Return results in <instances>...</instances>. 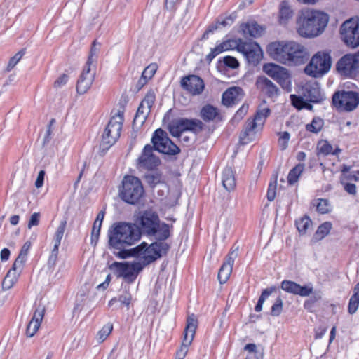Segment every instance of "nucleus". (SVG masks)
I'll return each mask as SVG.
<instances>
[{"instance_id":"nucleus-1","label":"nucleus","mask_w":359,"mask_h":359,"mask_svg":"<svg viewBox=\"0 0 359 359\" xmlns=\"http://www.w3.org/2000/svg\"><path fill=\"white\" fill-rule=\"evenodd\" d=\"M266 52L274 60L286 65H299L308 60L304 46L294 41H275L266 47Z\"/></svg>"},{"instance_id":"nucleus-2","label":"nucleus","mask_w":359,"mask_h":359,"mask_svg":"<svg viewBox=\"0 0 359 359\" xmlns=\"http://www.w3.org/2000/svg\"><path fill=\"white\" fill-rule=\"evenodd\" d=\"M135 222L140 231V237L143 234L159 240H167L171 236L172 225L161 222L158 214L154 211L140 212Z\"/></svg>"},{"instance_id":"nucleus-3","label":"nucleus","mask_w":359,"mask_h":359,"mask_svg":"<svg viewBox=\"0 0 359 359\" xmlns=\"http://www.w3.org/2000/svg\"><path fill=\"white\" fill-rule=\"evenodd\" d=\"M108 237L109 247L114 249L125 248L140 239L137 226L126 222L114 224L109 230Z\"/></svg>"},{"instance_id":"nucleus-4","label":"nucleus","mask_w":359,"mask_h":359,"mask_svg":"<svg viewBox=\"0 0 359 359\" xmlns=\"http://www.w3.org/2000/svg\"><path fill=\"white\" fill-rule=\"evenodd\" d=\"M270 113L271 110L268 107L259 108L253 118H248L239 137L241 144H247L255 140L256 133L262 129L266 118Z\"/></svg>"},{"instance_id":"nucleus-5","label":"nucleus","mask_w":359,"mask_h":359,"mask_svg":"<svg viewBox=\"0 0 359 359\" xmlns=\"http://www.w3.org/2000/svg\"><path fill=\"white\" fill-rule=\"evenodd\" d=\"M144 194L141 180L133 175H126L122 181V187L119 191L121 198L131 205L137 204Z\"/></svg>"},{"instance_id":"nucleus-6","label":"nucleus","mask_w":359,"mask_h":359,"mask_svg":"<svg viewBox=\"0 0 359 359\" xmlns=\"http://www.w3.org/2000/svg\"><path fill=\"white\" fill-rule=\"evenodd\" d=\"M123 121V112L121 111L110 118L102 135L101 147L103 149H109L116 142L121 135Z\"/></svg>"},{"instance_id":"nucleus-7","label":"nucleus","mask_w":359,"mask_h":359,"mask_svg":"<svg viewBox=\"0 0 359 359\" xmlns=\"http://www.w3.org/2000/svg\"><path fill=\"white\" fill-rule=\"evenodd\" d=\"M144 266L143 264L138 262H114L109 266V269L117 278H123L127 282L133 283Z\"/></svg>"},{"instance_id":"nucleus-8","label":"nucleus","mask_w":359,"mask_h":359,"mask_svg":"<svg viewBox=\"0 0 359 359\" xmlns=\"http://www.w3.org/2000/svg\"><path fill=\"white\" fill-rule=\"evenodd\" d=\"M204 128L203 123L196 118H179L168 125L170 133L176 137H180L183 132L189 131L198 134Z\"/></svg>"},{"instance_id":"nucleus-9","label":"nucleus","mask_w":359,"mask_h":359,"mask_svg":"<svg viewBox=\"0 0 359 359\" xmlns=\"http://www.w3.org/2000/svg\"><path fill=\"white\" fill-rule=\"evenodd\" d=\"M359 54L348 53L336 63V71L343 78L354 79L359 74Z\"/></svg>"},{"instance_id":"nucleus-10","label":"nucleus","mask_w":359,"mask_h":359,"mask_svg":"<svg viewBox=\"0 0 359 359\" xmlns=\"http://www.w3.org/2000/svg\"><path fill=\"white\" fill-rule=\"evenodd\" d=\"M263 71L276 81L283 90L287 93L292 91V77L287 69L274 63H266L263 66Z\"/></svg>"},{"instance_id":"nucleus-11","label":"nucleus","mask_w":359,"mask_h":359,"mask_svg":"<svg viewBox=\"0 0 359 359\" xmlns=\"http://www.w3.org/2000/svg\"><path fill=\"white\" fill-rule=\"evenodd\" d=\"M154 150L167 155H176L180 149L168 137V133L158 128L156 130L151 137Z\"/></svg>"},{"instance_id":"nucleus-12","label":"nucleus","mask_w":359,"mask_h":359,"mask_svg":"<svg viewBox=\"0 0 359 359\" xmlns=\"http://www.w3.org/2000/svg\"><path fill=\"white\" fill-rule=\"evenodd\" d=\"M332 104L339 110L352 111L359 105V93L339 90L332 96Z\"/></svg>"},{"instance_id":"nucleus-13","label":"nucleus","mask_w":359,"mask_h":359,"mask_svg":"<svg viewBox=\"0 0 359 359\" xmlns=\"http://www.w3.org/2000/svg\"><path fill=\"white\" fill-rule=\"evenodd\" d=\"M342 41L349 48H355L359 46V20L350 18L343 22L340 27Z\"/></svg>"},{"instance_id":"nucleus-14","label":"nucleus","mask_w":359,"mask_h":359,"mask_svg":"<svg viewBox=\"0 0 359 359\" xmlns=\"http://www.w3.org/2000/svg\"><path fill=\"white\" fill-rule=\"evenodd\" d=\"M297 32L304 38L314 36V9L304 8L299 11L297 20Z\"/></svg>"},{"instance_id":"nucleus-15","label":"nucleus","mask_w":359,"mask_h":359,"mask_svg":"<svg viewBox=\"0 0 359 359\" xmlns=\"http://www.w3.org/2000/svg\"><path fill=\"white\" fill-rule=\"evenodd\" d=\"M155 239L156 241L153 242L150 245L147 243L145 248L146 253L142 257L144 266L149 264L160 259L163 256L165 255L170 250V246L165 242V240H159L158 238Z\"/></svg>"},{"instance_id":"nucleus-16","label":"nucleus","mask_w":359,"mask_h":359,"mask_svg":"<svg viewBox=\"0 0 359 359\" xmlns=\"http://www.w3.org/2000/svg\"><path fill=\"white\" fill-rule=\"evenodd\" d=\"M300 94L291 95L290 100L294 107L298 110L303 109L311 110L312 103L314 102V88L310 83H306L302 86Z\"/></svg>"},{"instance_id":"nucleus-17","label":"nucleus","mask_w":359,"mask_h":359,"mask_svg":"<svg viewBox=\"0 0 359 359\" xmlns=\"http://www.w3.org/2000/svg\"><path fill=\"white\" fill-rule=\"evenodd\" d=\"M154 148L150 144H146L140 156L137 159L136 167L142 170L154 171L161 164L160 158L154 154Z\"/></svg>"},{"instance_id":"nucleus-18","label":"nucleus","mask_w":359,"mask_h":359,"mask_svg":"<svg viewBox=\"0 0 359 359\" xmlns=\"http://www.w3.org/2000/svg\"><path fill=\"white\" fill-rule=\"evenodd\" d=\"M198 326V320L194 314L189 316L187 319V325L184 330V337L181 348L176 353L175 359H184L188 352V347L193 341L196 330Z\"/></svg>"},{"instance_id":"nucleus-19","label":"nucleus","mask_w":359,"mask_h":359,"mask_svg":"<svg viewBox=\"0 0 359 359\" xmlns=\"http://www.w3.org/2000/svg\"><path fill=\"white\" fill-rule=\"evenodd\" d=\"M238 52L241 53L248 62L252 65H257L262 58L263 52L260 46L255 41H245L238 48Z\"/></svg>"},{"instance_id":"nucleus-20","label":"nucleus","mask_w":359,"mask_h":359,"mask_svg":"<svg viewBox=\"0 0 359 359\" xmlns=\"http://www.w3.org/2000/svg\"><path fill=\"white\" fill-rule=\"evenodd\" d=\"M332 59L331 50H326L316 53V78L322 77L331 69Z\"/></svg>"},{"instance_id":"nucleus-21","label":"nucleus","mask_w":359,"mask_h":359,"mask_svg":"<svg viewBox=\"0 0 359 359\" xmlns=\"http://www.w3.org/2000/svg\"><path fill=\"white\" fill-rule=\"evenodd\" d=\"M182 88L193 95H200L205 87L203 80L196 75H189L182 78Z\"/></svg>"},{"instance_id":"nucleus-22","label":"nucleus","mask_w":359,"mask_h":359,"mask_svg":"<svg viewBox=\"0 0 359 359\" xmlns=\"http://www.w3.org/2000/svg\"><path fill=\"white\" fill-rule=\"evenodd\" d=\"M280 287L283 290L287 293L299 295L304 297H309L313 293V290L311 284L302 286L294 281L287 280H284L281 282Z\"/></svg>"},{"instance_id":"nucleus-23","label":"nucleus","mask_w":359,"mask_h":359,"mask_svg":"<svg viewBox=\"0 0 359 359\" xmlns=\"http://www.w3.org/2000/svg\"><path fill=\"white\" fill-rule=\"evenodd\" d=\"M95 72L89 65H85L76 83V91L79 95L86 93L92 86L95 79Z\"/></svg>"},{"instance_id":"nucleus-24","label":"nucleus","mask_w":359,"mask_h":359,"mask_svg":"<svg viewBox=\"0 0 359 359\" xmlns=\"http://www.w3.org/2000/svg\"><path fill=\"white\" fill-rule=\"evenodd\" d=\"M237 256V252L236 250H231L226 257L218 272L217 278L220 284H224L229 280L232 272L235 259Z\"/></svg>"},{"instance_id":"nucleus-25","label":"nucleus","mask_w":359,"mask_h":359,"mask_svg":"<svg viewBox=\"0 0 359 359\" xmlns=\"http://www.w3.org/2000/svg\"><path fill=\"white\" fill-rule=\"evenodd\" d=\"M237 18V13L232 12L229 15H219L215 23L210 25L203 35V39H208L210 34H212L216 29L222 27L231 26Z\"/></svg>"},{"instance_id":"nucleus-26","label":"nucleus","mask_w":359,"mask_h":359,"mask_svg":"<svg viewBox=\"0 0 359 359\" xmlns=\"http://www.w3.org/2000/svg\"><path fill=\"white\" fill-rule=\"evenodd\" d=\"M44 313L45 308L43 306H39L35 309L33 316L27 326L26 334L28 337H32L36 333L44 317Z\"/></svg>"},{"instance_id":"nucleus-27","label":"nucleus","mask_w":359,"mask_h":359,"mask_svg":"<svg viewBox=\"0 0 359 359\" xmlns=\"http://www.w3.org/2000/svg\"><path fill=\"white\" fill-rule=\"evenodd\" d=\"M257 88L269 97H277L279 95L278 87L268 78L259 76L256 81Z\"/></svg>"},{"instance_id":"nucleus-28","label":"nucleus","mask_w":359,"mask_h":359,"mask_svg":"<svg viewBox=\"0 0 359 359\" xmlns=\"http://www.w3.org/2000/svg\"><path fill=\"white\" fill-rule=\"evenodd\" d=\"M243 90L238 86L229 88L222 94V103L230 107L238 102L243 97Z\"/></svg>"},{"instance_id":"nucleus-29","label":"nucleus","mask_w":359,"mask_h":359,"mask_svg":"<svg viewBox=\"0 0 359 359\" xmlns=\"http://www.w3.org/2000/svg\"><path fill=\"white\" fill-rule=\"evenodd\" d=\"M241 30L245 38H257L262 35L263 29L256 22H248L241 25Z\"/></svg>"},{"instance_id":"nucleus-30","label":"nucleus","mask_w":359,"mask_h":359,"mask_svg":"<svg viewBox=\"0 0 359 359\" xmlns=\"http://www.w3.org/2000/svg\"><path fill=\"white\" fill-rule=\"evenodd\" d=\"M329 20L330 16L327 13L316 10V37L323 34Z\"/></svg>"},{"instance_id":"nucleus-31","label":"nucleus","mask_w":359,"mask_h":359,"mask_svg":"<svg viewBox=\"0 0 359 359\" xmlns=\"http://www.w3.org/2000/svg\"><path fill=\"white\" fill-rule=\"evenodd\" d=\"M222 182L224 188L228 191H233L236 187V179L234 172L231 168H226L222 175Z\"/></svg>"},{"instance_id":"nucleus-32","label":"nucleus","mask_w":359,"mask_h":359,"mask_svg":"<svg viewBox=\"0 0 359 359\" xmlns=\"http://www.w3.org/2000/svg\"><path fill=\"white\" fill-rule=\"evenodd\" d=\"M219 115L218 109L209 104L204 105L200 111V116L205 122L215 120Z\"/></svg>"},{"instance_id":"nucleus-33","label":"nucleus","mask_w":359,"mask_h":359,"mask_svg":"<svg viewBox=\"0 0 359 359\" xmlns=\"http://www.w3.org/2000/svg\"><path fill=\"white\" fill-rule=\"evenodd\" d=\"M146 183L151 187L154 188L156 185L161 184L162 180V174L159 171L150 172L146 173L144 176Z\"/></svg>"},{"instance_id":"nucleus-34","label":"nucleus","mask_w":359,"mask_h":359,"mask_svg":"<svg viewBox=\"0 0 359 359\" xmlns=\"http://www.w3.org/2000/svg\"><path fill=\"white\" fill-rule=\"evenodd\" d=\"M359 306V282L355 285L353 288V294L350 298L348 311L350 314H353L356 312Z\"/></svg>"},{"instance_id":"nucleus-35","label":"nucleus","mask_w":359,"mask_h":359,"mask_svg":"<svg viewBox=\"0 0 359 359\" xmlns=\"http://www.w3.org/2000/svg\"><path fill=\"white\" fill-rule=\"evenodd\" d=\"M19 276V273L13 270H9L3 280L2 289L4 290H8L11 289L15 283L17 282Z\"/></svg>"},{"instance_id":"nucleus-36","label":"nucleus","mask_w":359,"mask_h":359,"mask_svg":"<svg viewBox=\"0 0 359 359\" xmlns=\"http://www.w3.org/2000/svg\"><path fill=\"white\" fill-rule=\"evenodd\" d=\"M293 15V11L290 8L286 1L281 2L279 9V18L280 23L287 22Z\"/></svg>"},{"instance_id":"nucleus-37","label":"nucleus","mask_w":359,"mask_h":359,"mask_svg":"<svg viewBox=\"0 0 359 359\" xmlns=\"http://www.w3.org/2000/svg\"><path fill=\"white\" fill-rule=\"evenodd\" d=\"M312 224V220L308 215H304L295 221L296 227L300 234L306 233Z\"/></svg>"},{"instance_id":"nucleus-38","label":"nucleus","mask_w":359,"mask_h":359,"mask_svg":"<svg viewBox=\"0 0 359 359\" xmlns=\"http://www.w3.org/2000/svg\"><path fill=\"white\" fill-rule=\"evenodd\" d=\"M276 290V287L275 286H272L271 287L266 288L262 291L255 307L256 312H260L262 310L263 304L265 300L272 294V292H275Z\"/></svg>"},{"instance_id":"nucleus-39","label":"nucleus","mask_w":359,"mask_h":359,"mask_svg":"<svg viewBox=\"0 0 359 359\" xmlns=\"http://www.w3.org/2000/svg\"><path fill=\"white\" fill-rule=\"evenodd\" d=\"M304 165L299 163L289 172L287 176V182L289 184L292 185L297 182L299 177L304 170Z\"/></svg>"},{"instance_id":"nucleus-40","label":"nucleus","mask_w":359,"mask_h":359,"mask_svg":"<svg viewBox=\"0 0 359 359\" xmlns=\"http://www.w3.org/2000/svg\"><path fill=\"white\" fill-rule=\"evenodd\" d=\"M332 228V224L330 222H325L320 224L316 231V239L322 240L329 234Z\"/></svg>"},{"instance_id":"nucleus-41","label":"nucleus","mask_w":359,"mask_h":359,"mask_svg":"<svg viewBox=\"0 0 359 359\" xmlns=\"http://www.w3.org/2000/svg\"><path fill=\"white\" fill-rule=\"evenodd\" d=\"M317 148L318 150V156L323 155L326 156L328 154H334L333 152L332 145L326 140H320L318 142Z\"/></svg>"},{"instance_id":"nucleus-42","label":"nucleus","mask_w":359,"mask_h":359,"mask_svg":"<svg viewBox=\"0 0 359 359\" xmlns=\"http://www.w3.org/2000/svg\"><path fill=\"white\" fill-rule=\"evenodd\" d=\"M132 299L130 293L125 290L122 294L118 296V298H113L109 302V306H111L114 302L118 301L126 307H129Z\"/></svg>"},{"instance_id":"nucleus-43","label":"nucleus","mask_w":359,"mask_h":359,"mask_svg":"<svg viewBox=\"0 0 359 359\" xmlns=\"http://www.w3.org/2000/svg\"><path fill=\"white\" fill-rule=\"evenodd\" d=\"M67 226V221L65 219L60 222L53 238V243L55 245H60L62 238L63 237L65 230Z\"/></svg>"},{"instance_id":"nucleus-44","label":"nucleus","mask_w":359,"mask_h":359,"mask_svg":"<svg viewBox=\"0 0 359 359\" xmlns=\"http://www.w3.org/2000/svg\"><path fill=\"white\" fill-rule=\"evenodd\" d=\"M100 50V43H97L96 41H94L90 51V54L86 65L91 66L94 63L97 57V55Z\"/></svg>"},{"instance_id":"nucleus-45","label":"nucleus","mask_w":359,"mask_h":359,"mask_svg":"<svg viewBox=\"0 0 359 359\" xmlns=\"http://www.w3.org/2000/svg\"><path fill=\"white\" fill-rule=\"evenodd\" d=\"M25 49H22L18 51L14 56H13L8 61L6 67V72H11L15 66L20 61L24 55L25 54Z\"/></svg>"},{"instance_id":"nucleus-46","label":"nucleus","mask_w":359,"mask_h":359,"mask_svg":"<svg viewBox=\"0 0 359 359\" xmlns=\"http://www.w3.org/2000/svg\"><path fill=\"white\" fill-rule=\"evenodd\" d=\"M243 39H228L221 43L224 51L233 50L236 48L238 51V48L240 45L242 43Z\"/></svg>"},{"instance_id":"nucleus-47","label":"nucleus","mask_w":359,"mask_h":359,"mask_svg":"<svg viewBox=\"0 0 359 359\" xmlns=\"http://www.w3.org/2000/svg\"><path fill=\"white\" fill-rule=\"evenodd\" d=\"M149 113L150 111L149 109H146V107L140 103L133 121L137 122L140 121L141 123H143Z\"/></svg>"},{"instance_id":"nucleus-48","label":"nucleus","mask_w":359,"mask_h":359,"mask_svg":"<svg viewBox=\"0 0 359 359\" xmlns=\"http://www.w3.org/2000/svg\"><path fill=\"white\" fill-rule=\"evenodd\" d=\"M316 210L320 214H327L331 211V206L327 199L320 198L317 205H316Z\"/></svg>"},{"instance_id":"nucleus-49","label":"nucleus","mask_w":359,"mask_h":359,"mask_svg":"<svg viewBox=\"0 0 359 359\" xmlns=\"http://www.w3.org/2000/svg\"><path fill=\"white\" fill-rule=\"evenodd\" d=\"M146 245L147 243L142 242L137 246L129 249L131 257H139L141 256L143 257L146 253Z\"/></svg>"},{"instance_id":"nucleus-50","label":"nucleus","mask_w":359,"mask_h":359,"mask_svg":"<svg viewBox=\"0 0 359 359\" xmlns=\"http://www.w3.org/2000/svg\"><path fill=\"white\" fill-rule=\"evenodd\" d=\"M155 98L156 97L154 93L151 90L147 93L144 98L141 102V104L146 107V109L151 111V109L154 104Z\"/></svg>"},{"instance_id":"nucleus-51","label":"nucleus","mask_w":359,"mask_h":359,"mask_svg":"<svg viewBox=\"0 0 359 359\" xmlns=\"http://www.w3.org/2000/svg\"><path fill=\"white\" fill-rule=\"evenodd\" d=\"M283 300L280 297H277L274 304L271 306V315L273 316H278L283 311Z\"/></svg>"},{"instance_id":"nucleus-52","label":"nucleus","mask_w":359,"mask_h":359,"mask_svg":"<svg viewBox=\"0 0 359 359\" xmlns=\"http://www.w3.org/2000/svg\"><path fill=\"white\" fill-rule=\"evenodd\" d=\"M279 139H278V145L281 150H285L287 149L288 146V142L290 138V134L287 132L284 131L282 133H279Z\"/></svg>"},{"instance_id":"nucleus-53","label":"nucleus","mask_w":359,"mask_h":359,"mask_svg":"<svg viewBox=\"0 0 359 359\" xmlns=\"http://www.w3.org/2000/svg\"><path fill=\"white\" fill-rule=\"evenodd\" d=\"M223 52H224V49L223 48L221 43H219L217 44L214 48L211 49L210 53L206 55L205 60L208 62L210 63L216 56Z\"/></svg>"},{"instance_id":"nucleus-54","label":"nucleus","mask_w":359,"mask_h":359,"mask_svg":"<svg viewBox=\"0 0 359 359\" xmlns=\"http://www.w3.org/2000/svg\"><path fill=\"white\" fill-rule=\"evenodd\" d=\"M113 330V325L111 324H106L102 327V328L99 331L97 336L98 339L101 341H104L107 337L110 334Z\"/></svg>"},{"instance_id":"nucleus-55","label":"nucleus","mask_w":359,"mask_h":359,"mask_svg":"<svg viewBox=\"0 0 359 359\" xmlns=\"http://www.w3.org/2000/svg\"><path fill=\"white\" fill-rule=\"evenodd\" d=\"M101 226L102 225H100L99 223L94 222L90 237V243L94 245H95L98 241Z\"/></svg>"},{"instance_id":"nucleus-56","label":"nucleus","mask_w":359,"mask_h":359,"mask_svg":"<svg viewBox=\"0 0 359 359\" xmlns=\"http://www.w3.org/2000/svg\"><path fill=\"white\" fill-rule=\"evenodd\" d=\"M276 179L273 182H271L269 184V187L266 193V198L269 201L274 200L276 194Z\"/></svg>"},{"instance_id":"nucleus-57","label":"nucleus","mask_w":359,"mask_h":359,"mask_svg":"<svg viewBox=\"0 0 359 359\" xmlns=\"http://www.w3.org/2000/svg\"><path fill=\"white\" fill-rule=\"evenodd\" d=\"M222 61L225 66L231 69H236L239 66L237 59L232 56H225L223 57Z\"/></svg>"},{"instance_id":"nucleus-58","label":"nucleus","mask_w":359,"mask_h":359,"mask_svg":"<svg viewBox=\"0 0 359 359\" xmlns=\"http://www.w3.org/2000/svg\"><path fill=\"white\" fill-rule=\"evenodd\" d=\"M26 260L27 258L18 255V257L15 259L12 266V268L10 270H13V271H16L18 269H22Z\"/></svg>"},{"instance_id":"nucleus-59","label":"nucleus","mask_w":359,"mask_h":359,"mask_svg":"<svg viewBox=\"0 0 359 359\" xmlns=\"http://www.w3.org/2000/svg\"><path fill=\"white\" fill-rule=\"evenodd\" d=\"M69 80V76L66 74H62L54 82V87L59 88L65 86Z\"/></svg>"},{"instance_id":"nucleus-60","label":"nucleus","mask_w":359,"mask_h":359,"mask_svg":"<svg viewBox=\"0 0 359 359\" xmlns=\"http://www.w3.org/2000/svg\"><path fill=\"white\" fill-rule=\"evenodd\" d=\"M345 180H341V184L344 185V190L349 194L355 195L357 192L356 186L354 184L345 182Z\"/></svg>"},{"instance_id":"nucleus-61","label":"nucleus","mask_w":359,"mask_h":359,"mask_svg":"<svg viewBox=\"0 0 359 359\" xmlns=\"http://www.w3.org/2000/svg\"><path fill=\"white\" fill-rule=\"evenodd\" d=\"M40 214L39 212L33 213L29 220L27 227L32 229V226H37L39 224Z\"/></svg>"},{"instance_id":"nucleus-62","label":"nucleus","mask_w":359,"mask_h":359,"mask_svg":"<svg viewBox=\"0 0 359 359\" xmlns=\"http://www.w3.org/2000/svg\"><path fill=\"white\" fill-rule=\"evenodd\" d=\"M304 72L312 77H314V55H313L309 64L304 68Z\"/></svg>"},{"instance_id":"nucleus-63","label":"nucleus","mask_w":359,"mask_h":359,"mask_svg":"<svg viewBox=\"0 0 359 359\" xmlns=\"http://www.w3.org/2000/svg\"><path fill=\"white\" fill-rule=\"evenodd\" d=\"M326 100V97L323 93L321 92L318 87V83L316 82V104L323 103Z\"/></svg>"},{"instance_id":"nucleus-64","label":"nucleus","mask_w":359,"mask_h":359,"mask_svg":"<svg viewBox=\"0 0 359 359\" xmlns=\"http://www.w3.org/2000/svg\"><path fill=\"white\" fill-rule=\"evenodd\" d=\"M248 109V107L245 105H243L236 113L233 116V119L239 121L241 120L243 116L246 114Z\"/></svg>"}]
</instances>
